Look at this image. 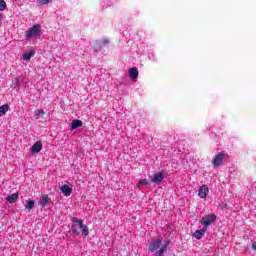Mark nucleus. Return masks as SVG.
Here are the masks:
<instances>
[{
	"mask_svg": "<svg viewBox=\"0 0 256 256\" xmlns=\"http://www.w3.org/2000/svg\"><path fill=\"white\" fill-rule=\"evenodd\" d=\"M72 233L74 235H83V237H89V229L87 228V225L83 224V220H80L77 217L72 218Z\"/></svg>",
	"mask_w": 256,
	"mask_h": 256,
	"instance_id": "f257e3e1",
	"label": "nucleus"
},
{
	"mask_svg": "<svg viewBox=\"0 0 256 256\" xmlns=\"http://www.w3.org/2000/svg\"><path fill=\"white\" fill-rule=\"evenodd\" d=\"M217 221V215L215 214H208V215H204L202 217V219L199 221V223H201V225H203L204 229H209V226L212 223H215Z\"/></svg>",
	"mask_w": 256,
	"mask_h": 256,
	"instance_id": "f03ea898",
	"label": "nucleus"
},
{
	"mask_svg": "<svg viewBox=\"0 0 256 256\" xmlns=\"http://www.w3.org/2000/svg\"><path fill=\"white\" fill-rule=\"evenodd\" d=\"M41 34V25H34L25 32L26 39H33L35 37H39Z\"/></svg>",
	"mask_w": 256,
	"mask_h": 256,
	"instance_id": "7ed1b4c3",
	"label": "nucleus"
},
{
	"mask_svg": "<svg viewBox=\"0 0 256 256\" xmlns=\"http://www.w3.org/2000/svg\"><path fill=\"white\" fill-rule=\"evenodd\" d=\"M163 243V237L162 236H158V237H153L152 241L148 247L149 251H157V249H159V247H161V244Z\"/></svg>",
	"mask_w": 256,
	"mask_h": 256,
	"instance_id": "20e7f679",
	"label": "nucleus"
},
{
	"mask_svg": "<svg viewBox=\"0 0 256 256\" xmlns=\"http://www.w3.org/2000/svg\"><path fill=\"white\" fill-rule=\"evenodd\" d=\"M225 154L218 152L217 154H215L213 156L212 159V165L213 167L217 168V167H221V165H223V162L225 161Z\"/></svg>",
	"mask_w": 256,
	"mask_h": 256,
	"instance_id": "39448f33",
	"label": "nucleus"
},
{
	"mask_svg": "<svg viewBox=\"0 0 256 256\" xmlns=\"http://www.w3.org/2000/svg\"><path fill=\"white\" fill-rule=\"evenodd\" d=\"M207 193H209V188L207 185H202L199 188L198 195L201 199H207Z\"/></svg>",
	"mask_w": 256,
	"mask_h": 256,
	"instance_id": "423d86ee",
	"label": "nucleus"
},
{
	"mask_svg": "<svg viewBox=\"0 0 256 256\" xmlns=\"http://www.w3.org/2000/svg\"><path fill=\"white\" fill-rule=\"evenodd\" d=\"M60 191L66 196L69 197L73 193V188L71 186L64 184L60 186Z\"/></svg>",
	"mask_w": 256,
	"mask_h": 256,
	"instance_id": "0eeeda50",
	"label": "nucleus"
},
{
	"mask_svg": "<svg viewBox=\"0 0 256 256\" xmlns=\"http://www.w3.org/2000/svg\"><path fill=\"white\" fill-rule=\"evenodd\" d=\"M128 73L132 81H137V77H139V70L137 69V67L130 68Z\"/></svg>",
	"mask_w": 256,
	"mask_h": 256,
	"instance_id": "6e6552de",
	"label": "nucleus"
},
{
	"mask_svg": "<svg viewBox=\"0 0 256 256\" xmlns=\"http://www.w3.org/2000/svg\"><path fill=\"white\" fill-rule=\"evenodd\" d=\"M41 149H43V143H41V141H37L32 146L31 153L32 154L39 153L41 151Z\"/></svg>",
	"mask_w": 256,
	"mask_h": 256,
	"instance_id": "1a4fd4ad",
	"label": "nucleus"
},
{
	"mask_svg": "<svg viewBox=\"0 0 256 256\" xmlns=\"http://www.w3.org/2000/svg\"><path fill=\"white\" fill-rule=\"evenodd\" d=\"M205 233H207V229L206 228H202L200 230H196L193 234V237H195V239H203V236L205 235Z\"/></svg>",
	"mask_w": 256,
	"mask_h": 256,
	"instance_id": "9d476101",
	"label": "nucleus"
},
{
	"mask_svg": "<svg viewBox=\"0 0 256 256\" xmlns=\"http://www.w3.org/2000/svg\"><path fill=\"white\" fill-rule=\"evenodd\" d=\"M169 240L156 252V256H163L164 253H167V247H169Z\"/></svg>",
	"mask_w": 256,
	"mask_h": 256,
	"instance_id": "9b49d317",
	"label": "nucleus"
},
{
	"mask_svg": "<svg viewBox=\"0 0 256 256\" xmlns=\"http://www.w3.org/2000/svg\"><path fill=\"white\" fill-rule=\"evenodd\" d=\"M163 179V172H159L152 178V183H163Z\"/></svg>",
	"mask_w": 256,
	"mask_h": 256,
	"instance_id": "f8f14e48",
	"label": "nucleus"
},
{
	"mask_svg": "<svg viewBox=\"0 0 256 256\" xmlns=\"http://www.w3.org/2000/svg\"><path fill=\"white\" fill-rule=\"evenodd\" d=\"M17 199H19V193L17 192L6 197V201H8V203H16Z\"/></svg>",
	"mask_w": 256,
	"mask_h": 256,
	"instance_id": "ddd939ff",
	"label": "nucleus"
},
{
	"mask_svg": "<svg viewBox=\"0 0 256 256\" xmlns=\"http://www.w3.org/2000/svg\"><path fill=\"white\" fill-rule=\"evenodd\" d=\"M79 127H83V121L73 120L71 123V130L79 129Z\"/></svg>",
	"mask_w": 256,
	"mask_h": 256,
	"instance_id": "4468645a",
	"label": "nucleus"
},
{
	"mask_svg": "<svg viewBox=\"0 0 256 256\" xmlns=\"http://www.w3.org/2000/svg\"><path fill=\"white\" fill-rule=\"evenodd\" d=\"M7 111H9V104H4L0 106V117H3V115H5Z\"/></svg>",
	"mask_w": 256,
	"mask_h": 256,
	"instance_id": "2eb2a0df",
	"label": "nucleus"
},
{
	"mask_svg": "<svg viewBox=\"0 0 256 256\" xmlns=\"http://www.w3.org/2000/svg\"><path fill=\"white\" fill-rule=\"evenodd\" d=\"M47 203H49V196H47V195L42 196L41 200L39 201V205L41 207H45V205H47Z\"/></svg>",
	"mask_w": 256,
	"mask_h": 256,
	"instance_id": "dca6fc26",
	"label": "nucleus"
},
{
	"mask_svg": "<svg viewBox=\"0 0 256 256\" xmlns=\"http://www.w3.org/2000/svg\"><path fill=\"white\" fill-rule=\"evenodd\" d=\"M35 55V53L33 52H28V53H25L23 55V59L24 61H30L31 60V57H33Z\"/></svg>",
	"mask_w": 256,
	"mask_h": 256,
	"instance_id": "f3484780",
	"label": "nucleus"
},
{
	"mask_svg": "<svg viewBox=\"0 0 256 256\" xmlns=\"http://www.w3.org/2000/svg\"><path fill=\"white\" fill-rule=\"evenodd\" d=\"M33 207H35V201H33V200L27 201L26 209H28V211H31V209H33Z\"/></svg>",
	"mask_w": 256,
	"mask_h": 256,
	"instance_id": "a211bd4d",
	"label": "nucleus"
},
{
	"mask_svg": "<svg viewBox=\"0 0 256 256\" xmlns=\"http://www.w3.org/2000/svg\"><path fill=\"white\" fill-rule=\"evenodd\" d=\"M7 9V2L5 0H0V11H5Z\"/></svg>",
	"mask_w": 256,
	"mask_h": 256,
	"instance_id": "6ab92c4d",
	"label": "nucleus"
},
{
	"mask_svg": "<svg viewBox=\"0 0 256 256\" xmlns=\"http://www.w3.org/2000/svg\"><path fill=\"white\" fill-rule=\"evenodd\" d=\"M35 115H36V118L39 119V117H41V115H45V110L38 109L35 111Z\"/></svg>",
	"mask_w": 256,
	"mask_h": 256,
	"instance_id": "aec40b11",
	"label": "nucleus"
},
{
	"mask_svg": "<svg viewBox=\"0 0 256 256\" xmlns=\"http://www.w3.org/2000/svg\"><path fill=\"white\" fill-rule=\"evenodd\" d=\"M145 185H149V180L143 179V180H140L138 183V187H143Z\"/></svg>",
	"mask_w": 256,
	"mask_h": 256,
	"instance_id": "412c9836",
	"label": "nucleus"
},
{
	"mask_svg": "<svg viewBox=\"0 0 256 256\" xmlns=\"http://www.w3.org/2000/svg\"><path fill=\"white\" fill-rule=\"evenodd\" d=\"M40 1V5H49V3H51V0H39Z\"/></svg>",
	"mask_w": 256,
	"mask_h": 256,
	"instance_id": "4be33fe9",
	"label": "nucleus"
},
{
	"mask_svg": "<svg viewBox=\"0 0 256 256\" xmlns=\"http://www.w3.org/2000/svg\"><path fill=\"white\" fill-rule=\"evenodd\" d=\"M251 248H252L253 251H256V241H254V242L252 243Z\"/></svg>",
	"mask_w": 256,
	"mask_h": 256,
	"instance_id": "5701e85b",
	"label": "nucleus"
},
{
	"mask_svg": "<svg viewBox=\"0 0 256 256\" xmlns=\"http://www.w3.org/2000/svg\"><path fill=\"white\" fill-rule=\"evenodd\" d=\"M14 85H16V87H19V78H15Z\"/></svg>",
	"mask_w": 256,
	"mask_h": 256,
	"instance_id": "b1692460",
	"label": "nucleus"
},
{
	"mask_svg": "<svg viewBox=\"0 0 256 256\" xmlns=\"http://www.w3.org/2000/svg\"><path fill=\"white\" fill-rule=\"evenodd\" d=\"M102 43H103L104 45H109V40H103Z\"/></svg>",
	"mask_w": 256,
	"mask_h": 256,
	"instance_id": "393cba45",
	"label": "nucleus"
}]
</instances>
